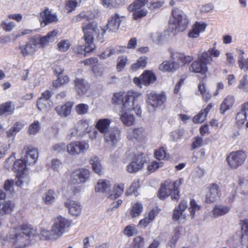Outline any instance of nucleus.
Wrapping results in <instances>:
<instances>
[{
	"instance_id": "nucleus-1",
	"label": "nucleus",
	"mask_w": 248,
	"mask_h": 248,
	"mask_svg": "<svg viewBox=\"0 0 248 248\" xmlns=\"http://www.w3.org/2000/svg\"><path fill=\"white\" fill-rule=\"evenodd\" d=\"M32 229L27 224H22L11 229L4 237L2 248H21L28 238L33 235Z\"/></svg>"
},
{
	"instance_id": "nucleus-2",
	"label": "nucleus",
	"mask_w": 248,
	"mask_h": 248,
	"mask_svg": "<svg viewBox=\"0 0 248 248\" xmlns=\"http://www.w3.org/2000/svg\"><path fill=\"white\" fill-rule=\"evenodd\" d=\"M140 95V93L133 91L126 93L120 92L114 93L112 100L114 104L122 103L123 111L134 110L137 116H140L141 110L138 104V97Z\"/></svg>"
},
{
	"instance_id": "nucleus-3",
	"label": "nucleus",
	"mask_w": 248,
	"mask_h": 248,
	"mask_svg": "<svg viewBox=\"0 0 248 248\" xmlns=\"http://www.w3.org/2000/svg\"><path fill=\"white\" fill-rule=\"evenodd\" d=\"M183 179L174 181L167 180L161 184L158 192V196L161 200H164L170 195L172 200L178 201L180 199L179 187L182 184Z\"/></svg>"
},
{
	"instance_id": "nucleus-4",
	"label": "nucleus",
	"mask_w": 248,
	"mask_h": 248,
	"mask_svg": "<svg viewBox=\"0 0 248 248\" xmlns=\"http://www.w3.org/2000/svg\"><path fill=\"white\" fill-rule=\"evenodd\" d=\"M106 27L101 28V32L98 28L97 23L96 22H90L89 23H83L82 25V29L84 32V39L85 43L90 44H93V41L94 36H96L98 40L102 42L103 37L106 32Z\"/></svg>"
},
{
	"instance_id": "nucleus-5",
	"label": "nucleus",
	"mask_w": 248,
	"mask_h": 248,
	"mask_svg": "<svg viewBox=\"0 0 248 248\" xmlns=\"http://www.w3.org/2000/svg\"><path fill=\"white\" fill-rule=\"evenodd\" d=\"M148 0H135L128 6V10L133 12V17L137 20L146 16L148 11L145 9V5H147Z\"/></svg>"
},
{
	"instance_id": "nucleus-6",
	"label": "nucleus",
	"mask_w": 248,
	"mask_h": 248,
	"mask_svg": "<svg viewBox=\"0 0 248 248\" xmlns=\"http://www.w3.org/2000/svg\"><path fill=\"white\" fill-rule=\"evenodd\" d=\"M246 157L245 152L239 150L231 152L228 155L226 160L231 169H236L243 164Z\"/></svg>"
},
{
	"instance_id": "nucleus-7",
	"label": "nucleus",
	"mask_w": 248,
	"mask_h": 248,
	"mask_svg": "<svg viewBox=\"0 0 248 248\" xmlns=\"http://www.w3.org/2000/svg\"><path fill=\"white\" fill-rule=\"evenodd\" d=\"M89 147L88 142L85 140L75 141L66 145V150L69 155H76L85 153Z\"/></svg>"
},
{
	"instance_id": "nucleus-8",
	"label": "nucleus",
	"mask_w": 248,
	"mask_h": 248,
	"mask_svg": "<svg viewBox=\"0 0 248 248\" xmlns=\"http://www.w3.org/2000/svg\"><path fill=\"white\" fill-rule=\"evenodd\" d=\"M166 100V96L163 92L158 94L151 92L147 94V103L154 109L162 105Z\"/></svg>"
},
{
	"instance_id": "nucleus-9",
	"label": "nucleus",
	"mask_w": 248,
	"mask_h": 248,
	"mask_svg": "<svg viewBox=\"0 0 248 248\" xmlns=\"http://www.w3.org/2000/svg\"><path fill=\"white\" fill-rule=\"evenodd\" d=\"M71 224V222L70 220L62 216H59L55 220L52 227L59 238L66 231V230L70 226Z\"/></svg>"
},
{
	"instance_id": "nucleus-10",
	"label": "nucleus",
	"mask_w": 248,
	"mask_h": 248,
	"mask_svg": "<svg viewBox=\"0 0 248 248\" xmlns=\"http://www.w3.org/2000/svg\"><path fill=\"white\" fill-rule=\"evenodd\" d=\"M90 174V171L87 169L77 170L72 173L70 183L73 185L85 183L89 179Z\"/></svg>"
},
{
	"instance_id": "nucleus-11",
	"label": "nucleus",
	"mask_w": 248,
	"mask_h": 248,
	"mask_svg": "<svg viewBox=\"0 0 248 248\" xmlns=\"http://www.w3.org/2000/svg\"><path fill=\"white\" fill-rule=\"evenodd\" d=\"M156 80L155 75L150 71L144 72L139 78H134V82L137 86L141 87V85L148 86L154 83Z\"/></svg>"
},
{
	"instance_id": "nucleus-12",
	"label": "nucleus",
	"mask_w": 248,
	"mask_h": 248,
	"mask_svg": "<svg viewBox=\"0 0 248 248\" xmlns=\"http://www.w3.org/2000/svg\"><path fill=\"white\" fill-rule=\"evenodd\" d=\"M216 43L214 44V46H215ZM220 52L218 49L215 48V46L214 47L210 48L207 51L203 52L199 54L198 59L199 62H211L215 61L216 58L219 57ZM194 62H197L194 61Z\"/></svg>"
},
{
	"instance_id": "nucleus-13",
	"label": "nucleus",
	"mask_w": 248,
	"mask_h": 248,
	"mask_svg": "<svg viewBox=\"0 0 248 248\" xmlns=\"http://www.w3.org/2000/svg\"><path fill=\"white\" fill-rule=\"evenodd\" d=\"M172 15L175 20V23L181 28L182 31L186 29L188 23V20L185 13L178 8L172 9Z\"/></svg>"
},
{
	"instance_id": "nucleus-14",
	"label": "nucleus",
	"mask_w": 248,
	"mask_h": 248,
	"mask_svg": "<svg viewBox=\"0 0 248 248\" xmlns=\"http://www.w3.org/2000/svg\"><path fill=\"white\" fill-rule=\"evenodd\" d=\"M121 131L117 127H112L104 134L105 140L108 144L115 146L120 140Z\"/></svg>"
},
{
	"instance_id": "nucleus-15",
	"label": "nucleus",
	"mask_w": 248,
	"mask_h": 248,
	"mask_svg": "<svg viewBox=\"0 0 248 248\" xmlns=\"http://www.w3.org/2000/svg\"><path fill=\"white\" fill-rule=\"evenodd\" d=\"M145 162V159L142 155H136L133 161L127 165L126 169L129 173H135L143 167Z\"/></svg>"
},
{
	"instance_id": "nucleus-16",
	"label": "nucleus",
	"mask_w": 248,
	"mask_h": 248,
	"mask_svg": "<svg viewBox=\"0 0 248 248\" xmlns=\"http://www.w3.org/2000/svg\"><path fill=\"white\" fill-rule=\"evenodd\" d=\"M124 17V16H120L118 13L111 16L109 18L107 26L105 27L106 30L108 29L109 31L116 32L119 28L121 23Z\"/></svg>"
},
{
	"instance_id": "nucleus-17",
	"label": "nucleus",
	"mask_w": 248,
	"mask_h": 248,
	"mask_svg": "<svg viewBox=\"0 0 248 248\" xmlns=\"http://www.w3.org/2000/svg\"><path fill=\"white\" fill-rule=\"evenodd\" d=\"M147 136V132L143 127L134 128L127 132V138L131 140H142Z\"/></svg>"
},
{
	"instance_id": "nucleus-18",
	"label": "nucleus",
	"mask_w": 248,
	"mask_h": 248,
	"mask_svg": "<svg viewBox=\"0 0 248 248\" xmlns=\"http://www.w3.org/2000/svg\"><path fill=\"white\" fill-rule=\"evenodd\" d=\"M64 206L68 208V213L72 216H78L81 213V205L78 201L68 199L64 202Z\"/></svg>"
},
{
	"instance_id": "nucleus-19",
	"label": "nucleus",
	"mask_w": 248,
	"mask_h": 248,
	"mask_svg": "<svg viewBox=\"0 0 248 248\" xmlns=\"http://www.w3.org/2000/svg\"><path fill=\"white\" fill-rule=\"evenodd\" d=\"M23 152L26 153V162L28 165H33L37 161L38 153L36 149L31 146H25L23 148Z\"/></svg>"
},
{
	"instance_id": "nucleus-20",
	"label": "nucleus",
	"mask_w": 248,
	"mask_h": 248,
	"mask_svg": "<svg viewBox=\"0 0 248 248\" xmlns=\"http://www.w3.org/2000/svg\"><path fill=\"white\" fill-rule=\"evenodd\" d=\"M74 85L76 92L79 95L85 94L90 87L88 82L83 78H76Z\"/></svg>"
},
{
	"instance_id": "nucleus-21",
	"label": "nucleus",
	"mask_w": 248,
	"mask_h": 248,
	"mask_svg": "<svg viewBox=\"0 0 248 248\" xmlns=\"http://www.w3.org/2000/svg\"><path fill=\"white\" fill-rule=\"evenodd\" d=\"M171 33L170 31L168 30L162 32H154L151 34V38L155 43L162 44L170 39Z\"/></svg>"
},
{
	"instance_id": "nucleus-22",
	"label": "nucleus",
	"mask_w": 248,
	"mask_h": 248,
	"mask_svg": "<svg viewBox=\"0 0 248 248\" xmlns=\"http://www.w3.org/2000/svg\"><path fill=\"white\" fill-rule=\"evenodd\" d=\"M42 21L41 22L42 27H45L48 24L56 22L58 20L57 16L55 14H52L48 8H46L40 13Z\"/></svg>"
},
{
	"instance_id": "nucleus-23",
	"label": "nucleus",
	"mask_w": 248,
	"mask_h": 248,
	"mask_svg": "<svg viewBox=\"0 0 248 248\" xmlns=\"http://www.w3.org/2000/svg\"><path fill=\"white\" fill-rule=\"evenodd\" d=\"M171 62H191L193 58L191 56H186L184 53L178 52L174 50H170Z\"/></svg>"
},
{
	"instance_id": "nucleus-24",
	"label": "nucleus",
	"mask_w": 248,
	"mask_h": 248,
	"mask_svg": "<svg viewBox=\"0 0 248 248\" xmlns=\"http://www.w3.org/2000/svg\"><path fill=\"white\" fill-rule=\"evenodd\" d=\"M39 46L38 39L32 38L21 49V53L24 56H27L36 51Z\"/></svg>"
},
{
	"instance_id": "nucleus-25",
	"label": "nucleus",
	"mask_w": 248,
	"mask_h": 248,
	"mask_svg": "<svg viewBox=\"0 0 248 248\" xmlns=\"http://www.w3.org/2000/svg\"><path fill=\"white\" fill-rule=\"evenodd\" d=\"M219 195V186L216 184H212L209 192L206 195L205 201L207 203H213L217 200Z\"/></svg>"
},
{
	"instance_id": "nucleus-26",
	"label": "nucleus",
	"mask_w": 248,
	"mask_h": 248,
	"mask_svg": "<svg viewBox=\"0 0 248 248\" xmlns=\"http://www.w3.org/2000/svg\"><path fill=\"white\" fill-rule=\"evenodd\" d=\"M187 207V201L182 200L180 202L178 207H175L173 210L172 215V219L173 221H178L181 218H184L185 216L183 215V212Z\"/></svg>"
},
{
	"instance_id": "nucleus-27",
	"label": "nucleus",
	"mask_w": 248,
	"mask_h": 248,
	"mask_svg": "<svg viewBox=\"0 0 248 248\" xmlns=\"http://www.w3.org/2000/svg\"><path fill=\"white\" fill-rule=\"evenodd\" d=\"M110 123L111 121L108 119H100L97 122L95 127L101 133L104 134L110 129Z\"/></svg>"
},
{
	"instance_id": "nucleus-28",
	"label": "nucleus",
	"mask_w": 248,
	"mask_h": 248,
	"mask_svg": "<svg viewBox=\"0 0 248 248\" xmlns=\"http://www.w3.org/2000/svg\"><path fill=\"white\" fill-rule=\"evenodd\" d=\"M206 27V24L196 22L193 25L192 31L188 33V37L192 38L198 37L200 32H203L205 31Z\"/></svg>"
},
{
	"instance_id": "nucleus-29",
	"label": "nucleus",
	"mask_w": 248,
	"mask_h": 248,
	"mask_svg": "<svg viewBox=\"0 0 248 248\" xmlns=\"http://www.w3.org/2000/svg\"><path fill=\"white\" fill-rule=\"evenodd\" d=\"M130 110H124L122 112L120 119L124 125L127 126L133 125L135 122L134 115L128 111Z\"/></svg>"
},
{
	"instance_id": "nucleus-30",
	"label": "nucleus",
	"mask_w": 248,
	"mask_h": 248,
	"mask_svg": "<svg viewBox=\"0 0 248 248\" xmlns=\"http://www.w3.org/2000/svg\"><path fill=\"white\" fill-rule=\"evenodd\" d=\"M234 102L233 96L228 95L223 101L220 106V112L224 114L225 112L229 110L233 105Z\"/></svg>"
},
{
	"instance_id": "nucleus-31",
	"label": "nucleus",
	"mask_w": 248,
	"mask_h": 248,
	"mask_svg": "<svg viewBox=\"0 0 248 248\" xmlns=\"http://www.w3.org/2000/svg\"><path fill=\"white\" fill-rule=\"evenodd\" d=\"M72 106V103L68 102L64 105L58 106L55 109L59 115L66 117L70 114Z\"/></svg>"
},
{
	"instance_id": "nucleus-32",
	"label": "nucleus",
	"mask_w": 248,
	"mask_h": 248,
	"mask_svg": "<svg viewBox=\"0 0 248 248\" xmlns=\"http://www.w3.org/2000/svg\"><path fill=\"white\" fill-rule=\"evenodd\" d=\"M14 207V203L11 201H8L0 202V217L10 213Z\"/></svg>"
},
{
	"instance_id": "nucleus-33",
	"label": "nucleus",
	"mask_w": 248,
	"mask_h": 248,
	"mask_svg": "<svg viewBox=\"0 0 248 248\" xmlns=\"http://www.w3.org/2000/svg\"><path fill=\"white\" fill-rule=\"evenodd\" d=\"M206 63H191L189 66V70L195 73L204 75L207 71Z\"/></svg>"
},
{
	"instance_id": "nucleus-34",
	"label": "nucleus",
	"mask_w": 248,
	"mask_h": 248,
	"mask_svg": "<svg viewBox=\"0 0 248 248\" xmlns=\"http://www.w3.org/2000/svg\"><path fill=\"white\" fill-rule=\"evenodd\" d=\"M230 210V207L229 206L217 204L212 210V215L214 217H218L225 215L229 212Z\"/></svg>"
},
{
	"instance_id": "nucleus-35",
	"label": "nucleus",
	"mask_w": 248,
	"mask_h": 248,
	"mask_svg": "<svg viewBox=\"0 0 248 248\" xmlns=\"http://www.w3.org/2000/svg\"><path fill=\"white\" fill-rule=\"evenodd\" d=\"M57 32L56 31H53L48 32L46 35L41 37L39 40V46L42 47L48 45L49 42H53L54 40V37L56 36Z\"/></svg>"
},
{
	"instance_id": "nucleus-36",
	"label": "nucleus",
	"mask_w": 248,
	"mask_h": 248,
	"mask_svg": "<svg viewBox=\"0 0 248 248\" xmlns=\"http://www.w3.org/2000/svg\"><path fill=\"white\" fill-rule=\"evenodd\" d=\"M15 110V105L12 101H8L0 105V115L12 114Z\"/></svg>"
},
{
	"instance_id": "nucleus-37",
	"label": "nucleus",
	"mask_w": 248,
	"mask_h": 248,
	"mask_svg": "<svg viewBox=\"0 0 248 248\" xmlns=\"http://www.w3.org/2000/svg\"><path fill=\"white\" fill-rule=\"evenodd\" d=\"M124 185L123 184L115 185L112 190H110L109 197L114 200L120 197L124 192Z\"/></svg>"
},
{
	"instance_id": "nucleus-38",
	"label": "nucleus",
	"mask_w": 248,
	"mask_h": 248,
	"mask_svg": "<svg viewBox=\"0 0 248 248\" xmlns=\"http://www.w3.org/2000/svg\"><path fill=\"white\" fill-rule=\"evenodd\" d=\"M110 185L108 181L100 180L95 186V191L109 194Z\"/></svg>"
},
{
	"instance_id": "nucleus-39",
	"label": "nucleus",
	"mask_w": 248,
	"mask_h": 248,
	"mask_svg": "<svg viewBox=\"0 0 248 248\" xmlns=\"http://www.w3.org/2000/svg\"><path fill=\"white\" fill-rule=\"evenodd\" d=\"M41 238L44 240H53L58 238L55 231L52 229L50 231L43 229L40 232Z\"/></svg>"
},
{
	"instance_id": "nucleus-40",
	"label": "nucleus",
	"mask_w": 248,
	"mask_h": 248,
	"mask_svg": "<svg viewBox=\"0 0 248 248\" xmlns=\"http://www.w3.org/2000/svg\"><path fill=\"white\" fill-rule=\"evenodd\" d=\"M52 105V102L51 101H47L43 98H39L37 102V106L38 108L44 112L49 111Z\"/></svg>"
},
{
	"instance_id": "nucleus-41",
	"label": "nucleus",
	"mask_w": 248,
	"mask_h": 248,
	"mask_svg": "<svg viewBox=\"0 0 248 248\" xmlns=\"http://www.w3.org/2000/svg\"><path fill=\"white\" fill-rule=\"evenodd\" d=\"M179 67V63H161L159 69L162 72H175Z\"/></svg>"
},
{
	"instance_id": "nucleus-42",
	"label": "nucleus",
	"mask_w": 248,
	"mask_h": 248,
	"mask_svg": "<svg viewBox=\"0 0 248 248\" xmlns=\"http://www.w3.org/2000/svg\"><path fill=\"white\" fill-rule=\"evenodd\" d=\"M237 189L244 195L248 194V180L242 176H239L238 181Z\"/></svg>"
},
{
	"instance_id": "nucleus-43",
	"label": "nucleus",
	"mask_w": 248,
	"mask_h": 248,
	"mask_svg": "<svg viewBox=\"0 0 248 248\" xmlns=\"http://www.w3.org/2000/svg\"><path fill=\"white\" fill-rule=\"evenodd\" d=\"M90 163L93 170L100 175L102 171V167L99 158L96 156H93L90 159Z\"/></svg>"
},
{
	"instance_id": "nucleus-44",
	"label": "nucleus",
	"mask_w": 248,
	"mask_h": 248,
	"mask_svg": "<svg viewBox=\"0 0 248 248\" xmlns=\"http://www.w3.org/2000/svg\"><path fill=\"white\" fill-rule=\"evenodd\" d=\"M26 161H23L22 159H18L14 162L13 164L12 170L15 172H18L22 173L25 171L26 166L28 164Z\"/></svg>"
},
{
	"instance_id": "nucleus-45",
	"label": "nucleus",
	"mask_w": 248,
	"mask_h": 248,
	"mask_svg": "<svg viewBox=\"0 0 248 248\" xmlns=\"http://www.w3.org/2000/svg\"><path fill=\"white\" fill-rule=\"evenodd\" d=\"M94 48V45L93 44H90L89 43H86V46L85 47L79 46L75 49V52L78 54H84L86 55L87 53L92 52Z\"/></svg>"
},
{
	"instance_id": "nucleus-46",
	"label": "nucleus",
	"mask_w": 248,
	"mask_h": 248,
	"mask_svg": "<svg viewBox=\"0 0 248 248\" xmlns=\"http://www.w3.org/2000/svg\"><path fill=\"white\" fill-rule=\"evenodd\" d=\"M247 116H248V111L243 110V106H242L241 111L237 113L235 118L236 124L239 126L245 124Z\"/></svg>"
},
{
	"instance_id": "nucleus-47",
	"label": "nucleus",
	"mask_w": 248,
	"mask_h": 248,
	"mask_svg": "<svg viewBox=\"0 0 248 248\" xmlns=\"http://www.w3.org/2000/svg\"><path fill=\"white\" fill-rule=\"evenodd\" d=\"M55 192L54 190L50 189L46 192L44 195L43 200L44 202L47 205L53 203L55 200Z\"/></svg>"
},
{
	"instance_id": "nucleus-48",
	"label": "nucleus",
	"mask_w": 248,
	"mask_h": 248,
	"mask_svg": "<svg viewBox=\"0 0 248 248\" xmlns=\"http://www.w3.org/2000/svg\"><path fill=\"white\" fill-rule=\"evenodd\" d=\"M143 211L142 205L139 203H134L130 210V214L132 218L139 216Z\"/></svg>"
},
{
	"instance_id": "nucleus-49",
	"label": "nucleus",
	"mask_w": 248,
	"mask_h": 248,
	"mask_svg": "<svg viewBox=\"0 0 248 248\" xmlns=\"http://www.w3.org/2000/svg\"><path fill=\"white\" fill-rule=\"evenodd\" d=\"M144 238L140 236H138L133 239L129 248H144Z\"/></svg>"
},
{
	"instance_id": "nucleus-50",
	"label": "nucleus",
	"mask_w": 248,
	"mask_h": 248,
	"mask_svg": "<svg viewBox=\"0 0 248 248\" xmlns=\"http://www.w3.org/2000/svg\"><path fill=\"white\" fill-rule=\"evenodd\" d=\"M240 225L241 228V240L242 242L248 238V219L241 220Z\"/></svg>"
},
{
	"instance_id": "nucleus-51",
	"label": "nucleus",
	"mask_w": 248,
	"mask_h": 248,
	"mask_svg": "<svg viewBox=\"0 0 248 248\" xmlns=\"http://www.w3.org/2000/svg\"><path fill=\"white\" fill-rule=\"evenodd\" d=\"M155 157L159 160L168 159L169 158V155L166 153V149L164 147H161L155 152Z\"/></svg>"
},
{
	"instance_id": "nucleus-52",
	"label": "nucleus",
	"mask_w": 248,
	"mask_h": 248,
	"mask_svg": "<svg viewBox=\"0 0 248 248\" xmlns=\"http://www.w3.org/2000/svg\"><path fill=\"white\" fill-rule=\"evenodd\" d=\"M89 127L88 122L86 120H80L78 122L77 129L79 133V136H83L87 132V129Z\"/></svg>"
},
{
	"instance_id": "nucleus-53",
	"label": "nucleus",
	"mask_w": 248,
	"mask_h": 248,
	"mask_svg": "<svg viewBox=\"0 0 248 248\" xmlns=\"http://www.w3.org/2000/svg\"><path fill=\"white\" fill-rule=\"evenodd\" d=\"M199 91L202 94L203 99L206 102L208 101L211 97V93L205 88V85L203 83H200L198 85Z\"/></svg>"
},
{
	"instance_id": "nucleus-54",
	"label": "nucleus",
	"mask_w": 248,
	"mask_h": 248,
	"mask_svg": "<svg viewBox=\"0 0 248 248\" xmlns=\"http://www.w3.org/2000/svg\"><path fill=\"white\" fill-rule=\"evenodd\" d=\"M41 126L38 121H34L29 126L28 133L29 135H36L40 130Z\"/></svg>"
},
{
	"instance_id": "nucleus-55",
	"label": "nucleus",
	"mask_w": 248,
	"mask_h": 248,
	"mask_svg": "<svg viewBox=\"0 0 248 248\" xmlns=\"http://www.w3.org/2000/svg\"><path fill=\"white\" fill-rule=\"evenodd\" d=\"M30 182V178L24 173L20 174L16 181V185L18 186H21L24 184H28Z\"/></svg>"
},
{
	"instance_id": "nucleus-56",
	"label": "nucleus",
	"mask_w": 248,
	"mask_h": 248,
	"mask_svg": "<svg viewBox=\"0 0 248 248\" xmlns=\"http://www.w3.org/2000/svg\"><path fill=\"white\" fill-rule=\"evenodd\" d=\"M69 81V78L67 76H59L58 79L53 82V85L55 87L58 88L62 85L67 84Z\"/></svg>"
},
{
	"instance_id": "nucleus-57",
	"label": "nucleus",
	"mask_w": 248,
	"mask_h": 248,
	"mask_svg": "<svg viewBox=\"0 0 248 248\" xmlns=\"http://www.w3.org/2000/svg\"><path fill=\"white\" fill-rule=\"evenodd\" d=\"M16 24L13 21H9L7 19L3 20L0 24L1 28L5 31H11L15 27Z\"/></svg>"
},
{
	"instance_id": "nucleus-58",
	"label": "nucleus",
	"mask_w": 248,
	"mask_h": 248,
	"mask_svg": "<svg viewBox=\"0 0 248 248\" xmlns=\"http://www.w3.org/2000/svg\"><path fill=\"white\" fill-rule=\"evenodd\" d=\"M238 88L244 92H248V79L247 75H244L242 78L240 79Z\"/></svg>"
},
{
	"instance_id": "nucleus-59",
	"label": "nucleus",
	"mask_w": 248,
	"mask_h": 248,
	"mask_svg": "<svg viewBox=\"0 0 248 248\" xmlns=\"http://www.w3.org/2000/svg\"><path fill=\"white\" fill-rule=\"evenodd\" d=\"M80 0H69L67 1L65 8L68 11L67 13H70L75 9Z\"/></svg>"
},
{
	"instance_id": "nucleus-60",
	"label": "nucleus",
	"mask_w": 248,
	"mask_h": 248,
	"mask_svg": "<svg viewBox=\"0 0 248 248\" xmlns=\"http://www.w3.org/2000/svg\"><path fill=\"white\" fill-rule=\"evenodd\" d=\"M76 111L79 115L85 114L89 111V106L85 104H79L76 107Z\"/></svg>"
},
{
	"instance_id": "nucleus-61",
	"label": "nucleus",
	"mask_w": 248,
	"mask_h": 248,
	"mask_svg": "<svg viewBox=\"0 0 248 248\" xmlns=\"http://www.w3.org/2000/svg\"><path fill=\"white\" fill-rule=\"evenodd\" d=\"M71 46L70 42L68 40H62L58 45V47L61 52L67 51Z\"/></svg>"
},
{
	"instance_id": "nucleus-62",
	"label": "nucleus",
	"mask_w": 248,
	"mask_h": 248,
	"mask_svg": "<svg viewBox=\"0 0 248 248\" xmlns=\"http://www.w3.org/2000/svg\"><path fill=\"white\" fill-rule=\"evenodd\" d=\"M184 134V130L179 129L172 132L170 136L171 139L174 141H177L178 140L181 139Z\"/></svg>"
},
{
	"instance_id": "nucleus-63",
	"label": "nucleus",
	"mask_w": 248,
	"mask_h": 248,
	"mask_svg": "<svg viewBox=\"0 0 248 248\" xmlns=\"http://www.w3.org/2000/svg\"><path fill=\"white\" fill-rule=\"evenodd\" d=\"M163 4V2L158 0H152L149 4L147 3L148 8L151 10H155L161 8Z\"/></svg>"
},
{
	"instance_id": "nucleus-64",
	"label": "nucleus",
	"mask_w": 248,
	"mask_h": 248,
	"mask_svg": "<svg viewBox=\"0 0 248 248\" xmlns=\"http://www.w3.org/2000/svg\"><path fill=\"white\" fill-rule=\"evenodd\" d=\"M138 231L136 228L131 225L127 226L124 230V234L128 237H130L136 234Z\"/></svg>"
}]
</instances>
